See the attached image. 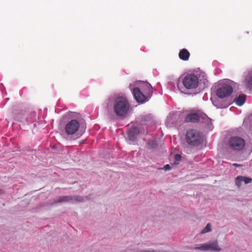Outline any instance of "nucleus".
Wrapping results in <instances>:
<instances>
[{"instance_id":"9","label":"nucleus","mask_w":252,"mask_h":252,"mask_svg":"<svg viewBox=\"0 0 252 252\" xmlns=\"http://www.w3.org/2000/svg\"><path fill=\"white\" fill-rule=\"evenodd\" d=\"M233 92L231 86L225 85L219 89L217 91V95L219 97L222 98L229 96Z\"/></svg>"},{"instance_id":"1","label":"nucleus","mask_w":252,"mask_h":252,"mask_svg":"<svg viewBox=\"0 0 252 252\" xmlns=\"http://www.w3.org/2000/svg\"><path fill=\"white\" fill-rule=\"evenodd\" d=\"M144 94L138 88L133 90V95L136 100L139 103H143L151 97L153 94V88L148 82L143 84Z\"/></svg>"},{"instance_id":"10","label":"nucleus","mask_w":252,"mask_h":252,"mask_svg":"<svg viewBox=\"0 0 252 252\" xmlns=\"http://www.w3.org/2000/svg\"><path fill=\"white\" fill-rule=\"evenodd\" d=\"M83 198L80 196L72 197L71 196H62L59 197V198L55 201L56 203H61L63 202H77L82 201Z\"/></svg>"},{"instance_id":"8","label":"nucleus","mask_w":252,"mask_h":252,"mask_svg":"<svg viewBox=\"0 0 252 252\" xmlns=\"http://www.w3.org/2000/svg\"><path fill=\"white\" fill-rule=\"evenodd\" d=\"M208 119L207 116L203 113H189L188 114L185 119V122L186 123H197L200 119Z\"/></svg>"},{"instance_id":"13","label":"nucleus","mask_w":252,"mask_h":252,"mask_svg":"<svg viewBox=\"0 0 252 252\" xmlns=\"http://www.w3.org/2000/svg\"><path fill=\"white\" fill-rule=\"evenodd\" d=\"M244 83L247 88L252 90V72L246 77Z\"/></svg>"},{"instance_id":"19","label":"nucleus","mask_w":252,"mask_h":252,"mask_svg":"<svg viewBox=\"0 0 252 252\" xmlns=\"http://www.w3.org/2000/svg\"><path fill=\"white\" fill-rule=\"evenodd\" d=\"M164 169L165 170H170V165L169 164H166V165H164Z\"/></svg>"},{"instance_id":"15","label":"nucleus","mask_w":252,"mask_h":252,"mask_svg":"<svg viewBox=\"0 0 252 252\" xmlns=\"http://www.w3.org/2000/svg\"><path fill=\"white\" fill-rule=\"evenodd\" d=\"M158 145L155 141L152 140L148 143V148L149 149L152 150L157 147Z\"/></svg>"},{"instance_id":"17","label":"nucleus","mask_w":252,"mask_h":252,"mask_svg":"<svg viewBox=\"0 0 252 252\" xmlns=\"http://www.w3.org/2000/svg\"><path fill=\"white\" fill-rule=\"evenodd\" d=\"M211 231V225L210 223H208L206 225V227L202 230V231H201V233L203 234V233H206L207 232H209Z\"/></svg>"},{"instance_id":"5","label":"nucleus","mask_w":252,"mask_h":252,"mask_svg":"<svg viewBox=\"0 0 252 252\" xmlns=\"http://www.w3.org/2000/svg\"><path fill=\"white\" fill-rule=\"evenodd\" d=\"M193 250H201L203 251H212L219 252L221 250V248L219 246L217 240H215L201 244L199 247H195Z\"/></svg>"},{"instance_id":"3","label":"nucleus","mask_w":252,"mask_h":252,"mask_svg":"<svg viewBox=\"0 0 252 252\" xmlns=\"http://www.w3.org/2000/svg\"><path fill=\"white\" fill-rule=\"evenodd\" d=\"M181 82L184 87L188 90H192L196 88L199 84V78L196 75L194 74H188L183 78H179L178 80V87H179V82Z\"/></svg>"},{"instance_id":"16","label":"nucleus","mask_w":252,"mask_h":252,"mask_svg":"<svg viewBox=\"0 0 252 252\" xmlns=\"http://www.w3.org/2000/svg\"><path fill=\"white\" fill-rule=\"evenodd\" d=\"M139 132V130L138 128L135 127L132 128L130 130V131L128 132V135H129V137H131V136H132V135L138 134Z\"/></svg>"},{"instance_id":"4","label":"nucleus","mask_w":252,"mask_h":252,"mask_svg":"<svg viewBox=\"0 0 252 252\" xmlns=\"http://www.w3.org/2000/svg\"><path fill=\"white\" fill-rule=\"evenodd\" d=\"M186 141L190 146H198L203 142L202 136L197 130L189 129L186 134Z\"/></svg>"},{"instance_id":"21","label":"nucleus","mask_w":252,"mask_h":252,"mask_svg":"<svg viewBox=\"0 0 252 252\" xmlns=\"http://www.w3.org/2000/svg\"><path fill=\"white\" fill-rule=\"evenodd\" d=\"M3 193V191L2 189H0V195Z\"/></svg>"},{"instance_id":"7","label":"nucleus","mask_w":252,"mask_h":252,"mask_svg":"<svg viewBox=\"0 0 252 252\" xmlns=\"http://www.w3.org/2000/svg\"><path fill=\"white\" fill-rule=\"evenodd\" d=\"M79 127V122L76 120H72L65 125V132L67 135H73L77 132Z\"/></svg>"},{"instance_id":"20","label":"nucleus","mask_w":252,"mask_h":252,"mask_svg":"<svg viewBox=\"0 0 252 252\" xmlns=\"http://www.w3.org/2000/svg\"><path fill=\"white\" fill-rule=\"evenodd\" d=\"M233 165L235 166V167H239V166H241L240 164H237V163H233Z\"/></svg>"},{"instance_id":"11","label":"nucleus","mask_w":252,"mask_h":252,"mask_svg":"<svg viewBox=\"0 0 252 252\" xmlns=\"http://www.w3.org/2000/svg\"><path fill=\"white\" fill-rule=\"evenodd\" d=\"M244 182L245 184H247L252 182V178L250 177L239 176L235 179V184L238 187H241V182Z\"/></svg>"},{"instance_id":"12","label":"nucleus","mask_w":252,"mask_h":252,"mask_svg":"<svg viewBox=\"0 0 252 252\" xmlns=\"http://www.w3.org/2000/svg\"><path fill=\"white\" fill-rule=\"evenodd\" d=\"M190 56V53L186 49H182L179 54L180 59L183 61H188Z\"/></svg>"},{"instance_id":"14","label":"nucleus","mask_w":252,"mask_h":252,"mask_svg":"<svg viewBox=\"0 0 252 252\" xmlns=\"http://www.w3.org/2000/svg\"><path fill=\"white\" fill-rule=\"evenodd\" d=\"M246 101V96L245 95H239L236 99V103L239 106H242Z\"/></svg>"},{"instance_id":"18","label":"nucleus","mask_w":252,"mask_h":252,"mask_svg":"<svg viewBox=\"0 0 252 252\" xmlns=\"http://www.w3.org/2000/svg\"><path fill=\"white\" fill-rule=\"evenodd\" d=\"M181 156L179 154H176L175 156V158H174V159H175V164H178L179 163V161L181 160Z\"/></svg>"},{"instance_id":"6","label":"nucleus","mask_w":252,"mask_h":252,"mask_svg":"<svg viewBox=\"0 0 252 252\" xmlns=\"http://www.w3.org/2000/svg\"><path fill=\"white\" fill-rule=\"evenodd\" d=\"M228 145L230 148L234 150L241 151L244 148L245 142L243 138L240 137L233 136L230 138Z\"/></svg>"},{"instance_id":"2","label":"nucleus","mask_w":252,"mask_h":252,"mask_svg":"<svg viewBox=\"0 0 252 252\" xmlns=\"http://www.w3.org/2000/svg\"><path fill=\"white\" fill-rule=\"evenodd\" d=\"M130 108V105L125 97H117L114 105V111L120 117H125Z\"/></svg>"}]
</instances>
